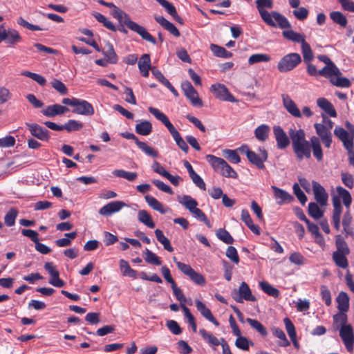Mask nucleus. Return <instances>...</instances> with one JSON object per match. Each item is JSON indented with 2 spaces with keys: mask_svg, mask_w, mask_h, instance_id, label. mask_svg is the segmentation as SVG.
<instances>
[{
  "mask_svg": "<svg viewBox=\"0 0 354 354\" xmlns=\"http://www.w3.org/2000/svg\"><path fill=\"white\" fill-rule=\"evenodd\" d=\"M257 8L262 19L269 26L275 27L278 26L281 28L290 27L288 19L277 12H268L266 8H272L273 2L272 0H257Z\"/></svg>",
  "mask_w": 354,
  "mask_h": 354,
  "instance_id": "3",
  "label": "nucleus"
},
{
  "mask_svg": "<svg viewBox=\"0 0 354 354\" xmlns=\"http://www.w3.org/2000/svg\"><path fill=\"white\" fill-rule=\"evenodd\" d=\"M347 254H341L339 252H333V259L335 263L336 266L342 268H346L348 267V261L346 259Z\"/></svg>",
  "mask_w": 354,
  "mask_h": 354,
  "instance_id": "47",
  "label": "nucleus"
},
{
  "mask_svg": "<svg viewBox=\"0 0 354 354\" xmlns=\"http://www.w3.org/2000/svg\"><path fill=\"white\" fill-rule=\"evenodd\" d=\"M288 134L292 142L294 153L298 160L309 159L311 157V149L314 156L317 160L323 159V152L319 139L317 136H312L310 141L306 139V133L302 129L291 128Z\"/></svg>",
  "mask_w": 354,
  "mask_h": 354,
  "instance_id": "1",
  "label": "nucleus"
},
{
  "mask_svg": "<svg viewBox=\"0 0 354 354\" xmlns=\"http://www.w3.org/2000/svg\"><path fill=\"white\" fill-rule=\"evenodd\" d=\"M177 200L178 203L183 205L189 212L198 206L197 201L189 195L178 196Z\"/></svg>",
  "mask_w": 354,
  "mask_h": 354,
  "instance_id": "31",
  "label": "nucleus"
},
{
  "mask_svg": "<svg viewBox=\"0 0 354 354\" xmlns=\"http://www.w3.org/2000/svg\"><path fill=\"white\" fill-rule=\"evenodd\" d=\"M348 151L349 163L354 167V142L342 143Z\"/></svg>",
  "mask_w": 354,
  "mask_h": 354,
  "instance_id": "64",
  "label": "nucleus"
},
{
  "mask_svg": "<svg viewBox=\"0 0 354 354\" xmlns=\"http://www.w3.org/2000/svg\"><path fill=\"white\" fill-rule=\"evenodd\" d=\"M236 337H237V338L235 341V345L237 348H239L243 351H248V350H249L250 345H251V346L254 345L252 342L250 341L245 337L242 336L241 333L240 334V336H236Z\"/></svg>",
  "mask_w": 354,
  "mask_h": 354,
  "instance_id": "49",
  "label": "nucleus"
},
{
  "mask_svg": "<svg viewBox=\"0 0 354 354\" xmlns=\"http://www.w3.org/2000/svg\"><path fill=\"white\" fill-rule=\"evenodd\" d=\"M52 87L62 95H66L68 92L66 86L60 80L55 79L51 82Z\"/></svg>",
  "mask_w": 354,
  "mask_h": 354,
  "instance_id": "63",
  "label": "nucleus"
},
{
  "mask_svg": "<svg viewBox=\"0 0 354 354\" xmlns=\"http://www.w3.org/2000/svg\"><path fill=\"white\" fill-rule=\"evenodd\" d=\"M111 15L120 22L125 24L132 31L138 33L143 39L156 44V39L146 30V28L138 24L131 20L129 15L114 6L112 8Z\"/></svg>",
  "mask_w": 354,
  "mask_h": 354,
  "instance_id": "4",
  "label": "nucleus"
},
{
  "mask_svg": "<svg viewBox=\"0 0 354 354\" xmlns=\"http://www.w3.org/2000/svg\"><path fill=\"white\" fill-rule=\"evenodd\" d=\"M271 188L274 192V196L278 205H281L285 203H290L293 200V196L286 190L274 185L272 186Z\"/></svg>",
  "mask_w": 354,
  "mask_h": 354,
  "instance_id": "23",
  "label": "nucleus"
},
{
  "mask_svg": "<svg viewBox=\"0 0 354 354\" xmlns=\"http://www.w3.org/2000/svg\"><path fill=\"white\" fill-rule=\"evenodd\" d=\"M301 45L304 60L305 62L309 63L313 59V50L306 40Z\"/></svg>",
  "mask_w": 354,
  "mask_h": 354,
  "instance_id": "50",
  "label": "nucleus"
},
{
  "mask_svg": "<svg viewBox=\"0 0 354 354\" xmlns=\"http://www.w3.org/2000/svg\"><path fill=\"white\" fill-rule=\"evenodd\" d=\"M330 82L333 85L341 88H348L351 86L349 80L346 77H342L341 75L335 76Z\"/></svg>",
  "mask_w": 354,
  "mask_h": 354,
  "instance_id": "56",
  "label": "nucleus"
},
{
  "mask_svg": "<svg viewBox=\"0 0 354 354\" xmlns=\"http://www.w3.org/2000/svg\"><path fill=\"white\" fill-rule=\"evenodd\" d=\"M336 192L337 194H332V203L333 206V223L334 227L337 230H339L340 227V218L342 213L341 199L347 209L346 212L344 215L342 224L344 227H347L351 221L349 209L352 203V197L349 192L341 186H337L336 187Z\"/></svg>",
  "mask_w": 354,
  "mask_h": 354,
  "instance_id": "2",
  "label": "nucleus"
},
{
  "mask_svg": "<svg viewBox=\"0 0 354 354\" xmlns=\"http://www.w3.org/2000/svg\"><path fill=\"white\" fill-rule=\"evenodd\" d=\"M283 35L287 39L300 43L301 44L305 41V36L304 35L296 32L292 30L283 31Z\"/></svg>",
  "mask_w": 354,
  "mask_h": 354,
  "instance_id": "38",
  "label": "nucleus"
},
{
  "mask_svg": "<svg viewBox=\"0 0 354 354\" xmlns=\"http://www.w3.org/2000/svg\"><path fill=\"white\" fill-rule=\"evenodd\" d=\"M319 75L328 78L330 81L336 75H341L342 73L334 63L325 66L322 69L319 71Z\"/></svg>",
  "mask_w": 354,
  "mask_h": 354,
  "instance_id": "28",
  "label": "nucleus"
},
{
  "mask_svg": "<svg viewBox=\"0 0 354 354\" xmlns=\"http://www.w3.org/2000/svg\"><path fill=\"white\" fill-rule=\"evenodd\" d=\"M136 132L141 136H148L152 131V124L147 120L140 121L136 126Z\"/></svg>",
  "mask_w": 354,
  "mask_h": 354,
  "instance_id": "33",
  "label": "nucleus"
},
{
  "mask_svg": "<svg viewBox=\"0 0 354 354\" xmlns=\"http://www.w3.org/2000/svg\"><path fill=\"white\" fill-rule=\"evenodd\" d=\"M119 264L120 271L124 276H127L133 279L137 277L136 271L130 267L129 263L126 260L120 259Z\"/></svg>",
  "mask_w": 354,
  "mask_h": 354,
  "instance_id": "35",
  "label": "nucleus"
},
{
  "mask_svg": "<svg viewBox=\"0 0 354 354\" xmlns=\"http://www.w3.org/2000/svg\"><path fill=\"white\" fill-rule=\"evenodd\" d=\"M269 132V126L266 124H261L255 129L254 134L259 141H265L268 137Z\"/></svg>",
  "mask_w": 354,
  "mask_h": 354,
  "instance_id": "42",
  "label": "nucleus"
},
{
  "mask_svg": "<svg viewBox=\"0 0 354 354\" xmlns=\"http://www.w3.org/2000/svg\"><path fill=\"white\" fill-rule=\"evenodd\" d=\"M247 158L250 162L262 169L264 168L263 162L268 158V153L265 149L260 148L259 153H256L252 151H248Z\"/></svg>",
  "mask_w": 354,
  "mask_h": 354,
  "instance_id": "16",
  "label": "nucleus"
},
{
  "mask_svg": "<svg viewBox=\"0 0 354 354\" xmlns=\"http://www.w3.org/2000/svg\"><path fill=\"white\" fill-rule=\"evenodd\" d=\"M68 111V109L64 106L55 104L48 106L41 111V113L46 117L53 118L56 115H62Z\"/></svg>",
  "mask_w": 354,
  "mask_h": 354,
  "instance_id": "24",
  "label": "nucleus"
},
{
  "mask_svg": "<svg viewBox=\"0 0 354 354\" xmlns=\"http://www.w3.org/2000/svg\"><path fill=\"white\" fill-rule=\"evenodd\" d=\"M210 49L213 54L218 57L230 58L232 56V53L227 51L225 48L216 44H211Z\"/></svg>",
  "mask_w": 354,
  "mask_h": 354,
  "instance_id": "40",
  "label": "nucleus"
},
{
  "mask_svg": "<svg viewBox=\"0 0 354 354\" xmlns=\"http://www.w3.org/2000/svg\"><path fill=\"white\" fill-rule=\"evenodd\" d=\"M312 186L315 199L317 203L322 206L326 205L328 199V194L324 187L315 180L312 182Z\"/></svg>",
  "mask_w": 354,
  "mask_h": 354,
  "instance_id": "17",
  "label": "nucleus"
},
{
  "mask_svg": "<svg viewBox=\"0 0 354 354\" xmlns=\"http://www.w3.org/2000/svg\"><path fill=\"white\" fill-rule=\"evenodd\" d=\"M337 308L342 313L347 312L349 308V297L346 292H340L336 299Z\"/></svg>",
  "mask_w": 354,
  "mask_h": 354,
  "instance_id": "32",
  "label": "nucleus"
},
{
  "mask_svg": "<svg viewBox=\"0 0 354 354\" xmlns=\"http://www.w3.org/2000/svg\"><path fill=\"white\" fill-rule=\"evenodd\" d=\"M44 269L48 272L50 275L48 283L57 288L64 287L65 282L59 277V274L58 270L52 262H46L44 264Z\"/></svg>",
  "mask_w": 354,
  "mask_h": 354,
  "instance_id": "15",
  "label": "nucleus"
},
{
  "mask_svg": "<svg viewBox=\"0 0 354 354\" xmlns=\"http://www.w3.org/2000/svg\"><path fill=\"white\" fill-rule=\"evenodd\" d=\"M233 299L238 303H243L244 300L255 301L257 298L245 282H242L238 290H234L232 292Z\"/></svg>",
  "mask_w": 354,
  "mask_h": 354,
  "instance_id": "8",
  "label": "nucleus"
},
{
  "mask_svg": "<svg viewBox=\"0 0 354 354\" xmlns=\"http://www.w3.org/2000/svg\"><path fill=\"white\" fill-rule=\"evenodd\" d=\"M64 129L67 131H79L83 127L82 122L75 120H69L64 126Z\"/></svg>",
  "mask_w": 354,
  "mask_h": 354,
  "instance_id": "60",
  "label": "nucleus"
},
{
  "mask_svg": "<svg viewBox=\"0 0 354 354\" xmlns=\"http://www.w3.org/2000/svg\"><path fill=\"white\" fill-rule=\"evenodd\" d=\"M195 304L197 310L200 312L203 317L212 322L216 326L219 325L218 322L214 318L211 310L207 308V306L201 301L196 299L195 301Z\"/></svg>",
  "mask_w": 354,
  "mask_h": 354,
  "instance_id": "25",
  "label": "nucleus"
},
{
  "mask_svg": "<svg viewBox=\"0 0 354 354\" xmlns=\"http://www.w3.org/2000/svg\"><path fill=\"white\" fill-rule=\"evenodd\" d=\"M148 110L158 120L160 121L167 127L178 147L184 152L187 153L189 147L186 142L182 138L179 132L171 123L167 115L159 109L152 106H149Z\"/></svg>",
  "mask_w": 354,
  "mask_h": 354,
  "instance_id": "5",
  "label": "nucleus"
},
{
  "mask_svg": "<svg viewBox=\"0 0 354 354\" xmlns=\"http://www.w3.org/2000/svg\"><path fill=\"white\" fill-rule=\"evenodd\" d=\"M270 56L268 54L257 53L252 55L248 59L249 65H253L261 62H268L270 60Z\"/></svg>",
  "mask_w": 354,
  "mask_h": 354,
  "instance_id": "46",
  "label": "nucleus"
},
{
  "mask_svg": "<svg viewBox=\"0 0 354 354\" xmlns=\"http://www.w3.org/2000/svg\"><path fill=\"white\" fill-rule=\"evenodd\" d=\"M246 322H248L252 328L257 330L262 336H266L268 335L266 328L258 320L247 318Z\"/></svg>",
  "mask_w": 354,
  "mask_h": 354,
  "instance_id": "53",
  "label": "nucleus"
},
{
  "mask_svg": "<svg viewBox=\"0 0 354 354\" xmlns=\"http://www.w3.org/2000/svg\"><path fill=\"white\" fill-rule=\"evenodd\" d=\"M138 68L139 70H143V69H151V59L150 56L148 54H144L141 56L138 61Z\"/></svg>",
  "mask_w": 354,
  "mask_h": 354,
  "instance_id": "61",
  "label": "nucleus"
},
{
  "mask_svg": "<svg viewBox=\"0 0 354 354\" xmlns=\"http://www.w3.org/2000/svg\"><path fill=\"white\" fill-rule=\"evenodd\" d=\"M339 336L349 352H353L354 349V332L352 326L349 325L342 326L339 328Z\"/></svg>",
  "mask_w": 354,
  "mask_h": 354,
  "instance_id": "11",
  "label": "nucleus"
},
{
  "mask_svg": "<svg viewBox=\"0 0 354 354\" xmlns=\"http://www.w3.org/2000/svg\"><path fill=\"white\" fill-rule=\"evenodd\" d=\"M155 19L160 25H161L165 29L169 31L174 36H180V32L176 28V27L172 23L165 19L163 17L156 16Z\"/></svg>",
  "mask_w": 354,
  "mask_h": 354,
  "instance_id": "29",
  "label": "nucleus"
},
{
  "mask_svg": "<svg viewBox=\"0 0 354 354\" xmlns=\"http://www.w3.org/2000/svg\"><path fill=\"white\" fill-rule=\"evenodd\" d=\"M145 201L147 204L154 210L160 212L162 214L168 212V208H165L163 205L159 202L156 198L151 195H146L145 196Z\"/></svg>",
  "mask_w": 354,
  "mask_h": 354,
  "instance_id": "30",
  "label": "nucleus"
},
{
  "mask_svg": "<svg viewBox=\"0 0 354 354\" xmlns=\"http://www.w3.org/2000/svg\"><path fill=\"white\" fill-rule=\"evenodd\" d=\"M205 158L214 171L218 172L223 176L232 178L238 177L237 173L223 158L211 154L207 155Z\"/></svg>",
  "mask_w": 354,
  "mask_h": 354,
  "instance_id": "6",
  "label": "nucleus"
},
{
  "mask_svg": "<svg viewBox=\"0 0 354 354\" xmlns=\"http://www.w3.org/2000/svg\"><path fill=\"white\" fill-rule=\"evenodd\" d=\"M145 254V260L146 262L150 264H153L156 266H159L161 264V261L160 258L153 252H152L149 249L146 248L144 251Z\"/></svg>",
  "mask_w": 354,
  "mask_h": 354,
  "instance_id": "51",
  "label": "nucleus"
},
{
  "mask_svg": "<svg viewBox=\"0 0 354 354\" xmlns=\"http://www.w3.org/2000/svg\"><path fill=\"white\" fill-rule=\"evenodd\" d=\"M155 234L157 240L163 245L166 250L173 252L174 248L171 245L169 240L164 235L160 230L156 229L155 230Z\"/></svg>",
  "mask_w": 354,
  "mask_h": 354,
  "instance_id": "41",
  "label": "nucleus"
},
{
  "mask_svg": "<svg viewBox=\"0 0 354 354\" xmlns=\"http://www.w3.org/2000/svg\"><path fill=\"white\" fill-rule=\"evenodd\" d=\"M281 98L284 108L291 115L299 118L302 117V114L296 103L288 95L283 94Z\"/></svg>",
  "mask_w": 354,
  "mask_h": 354,
  "instance_id": "22",
  "label": "nucleus"
},
{
  "mask_svg": "<svg viewBox=\"0 0 354 354\" xmlns=\"http://www.w3.org/2000/svg\"><path fill=\"white\" fill-rule=\"evenodd\" d=\"M178 268L194 283L203 286L206 283V280L203 274L195 271L189 265L184 263H178Z\"/></svg>",
  "mask_w": 354,
  "mask_h": 354,
  "instance_id": "10",
  "label": "nucleus"
},
{
  "mask_svg": "<svg viewBox=\"0 0 354 354\" xmlns=\"http://www.w3.org/2000/svg\"><path fill=\"white\" fill-rule=\"evenodd\" d=\"M301 62L299 54L292 53L283 56L278 62L277 68L281 73H286L294 69Z\"/></svg>",
  "mask_w": 354,
  "mask_h": 354,
  "instance_id": "7",
  "label": "nucleus"
},
{
  "mask_svg": "<svg viewBox=\"0 0 354 354\" xmlns=\"http://www.w3.org/2000/svg\"><path fill=\"white\" fill-rule=\"evenodd\" d=\"M199 334L201 335L204 341H205L210 346H217L221 344V339H218L211 333L207 332L204 328H201L199 330Z\"/></svg>",
  "mask_w": 354,
  "mask_h": 354,
  "instance_id": "34",
  "label": "nucleus"
},
{
  "mask_svg": "<svg viewBox=\"0 0 354 354\" xmlns=\"http://www.w3.org/2000/svg\"><path fill=\"white\" fill-rule=\"evenodd\" d=\"M18 214L19 211L17 209H10L4 217L5 224L8 227L13 226L15 223V220L18 216Z\"/></svg>",
  "mask_w": 354,
  "mask_h": 354,
  "instance_id": "48",
  "label": "nucleus"
},
{
  "mask_svg": "<svg viewBox=\"0 0 354 354\" xmlns=\"http://www.w3.org/2000/svg\"><path fill=\"white\" fill-rule=\"evenodd\" d=\"M216 236L218 239L227 244H232L234 242V239L230 234L224 229H218L216 231Z\"/></svg>",
  "mask_w": 354,
  "mask_h": 354,
  "instance_id": "58",
  "label": "nucleus"
},
{
  "mask_svg": "<svg viewBox=\"0 0 354 354\" xmlns=\"http://www.w3.org/2000/svg\"><path fill=\"white\" fill-rule=\"evenodd\" d=\"M293 192L299 202L304 205L307 201V197L304 192L300 189L297 183H295L292 186Z\"/></svg>",
  "mask_w": 354,
  "mask_h": 354,
  "instance_id": "62",
  "label": "nucleus"
},
{
  "mask_svg": "<svg viewBox=\"0 0 354 354\" xmlns=\"http://www.w3.org/2000/svg\"><path fill=\"white\" fill-rule=\"evenodd\" d=\"M345 126L347 130L343 127L337 126L334 129V135L342 142H354V125L346 121Z\"/></svg>",
  "mask_w": 354,
  "mask_h": 354,
  "instance_id": "9",
  "label": "nucleus"
},
{
  "mask_svg": "<svg viewBox=\"0 0 354 354\" xmlns=\"http://www.w3.org/2000/svg\"><path fill=\"white\" fill-rule=\"evenodd\" d=\"M93 16L95 17V18L97 19V21H99L100 23H102L103 24V25L108 29L111 30H113V31H115L116 30V28H115V26L113 25V24L109 21L105 16H104L103 15L99 13V12H95L93 14Z\"/></svg>",
  "mask_w": 354,
  "mask_h": 354,
  "instance_id": "55",
  "label": "nucleus"
},
{
  "mask_svg": "<svg viewBox=\"0 0 354 354\" xmlns=\"http://www.w3.org/2000/svg\"><path fill=\"white\" fill-rule=\"evenodd\" d=\"M136 145L146 155L152 158H157L158 156V151L148 145L146 142L139 140L137 142Z\"/></svg>",
  "mask_w": 354,
  "mask_h": 354,
  "instance_id": "37",
  "label": "nucleus"
},
{
  "mask_svg": "<svg viewBox=\"0 0 354 354\" xmlns=\"http://www.w3.org/2000/svg\"><path fill=\"white\" fill-rule=\"evenodd\" d=\"M317 106L330 117H337V112L333 105L326 98L319 97L317 100Z\"/></svg>",
  "mask_w": 354,
  "mask_h": 354,
  "instance_id": "27",
  "label": "nucleus"
},
{
  "mask_svg": "<svg viewBox=\"0 0 354 354\" xmlns=\"http://www.w3.org/2000/svg\"><path fill=\"white\" fill-rule=\"evenodd\" d=\"M102 53L109 63L115 64L118 62L117 55L111 44H107L106 48L102 51Z\"/></svg>",
  "mask_w": 354,
  "mask_h": 354,
  "instance_id": "45",
  "label": "nucleus"
},
{
  "mask_svg": "<svg viewBox=\"0 0 354 354\" xmlns=\"http://www.w3.org/2000/svg\"><path fill=\"white\" fill-rule=\"evenodd\" d=\"M314 128L319 141H322L326 148H330L333 142L331 131L322 123H315Z\"/></svg>",
  "mask_w": 354,
  "mask_h": 354,
  "instance_id": "14",
  "label": "nucleus"
},
{
  "mask_svg": "<svg viewBox=\"0 0 354 354\" xmlns=\"http://www.w3.org/2000/svg\"><path fill=\"white\" fill-rule=\"evenodd\" d=\"M211 91L216 98L221 100L230 102H235L236 101L224 84L218 83L212 84Z\"/></svg>",
  "mask_w": 354,
  "mask_h": 354,
  "instance_id": "13",
  "label": "nucleus"
},
{
  "mask_svg": "<svg viewBox=\"0 0 354 354\" xmlns=\"http://www.w3.org/2000/svg\"><path fill=\"white\" fill-rule=\"evenodd\" d=\"M181 88L185 95L190 100L194 106L201 107L203 104L199 98L198 94L189 81H184L181 83Z\"/></svg>",
  "mask_w": 354,
  "mask_h": 354,
  "instance_id": "12",
  "label": "nucleus"
},
{
  "mask_svg": "<svg viewBox=\"0 0 354 354\" xmlns=\"http://www.w3.org/2000/svg\"><path fill=\"white\" fill-rule=\"evenodd\" d=\"M126 206L127 205L123 201H111L101 207L99 210V214L102 216H109L114 213L119 212L123 207Z\"/></svg>",
  "mask_w": 354,
  "mask_h": 354,
  "instance_id": "18",
  "label": "nucleus"
},
{
  "mask_svg": "<svg viewBox=\"0 0 354 354\" xmlns=\"http://www.w3.org/2000/svg\"><path fill=\"white\" fill-rule=\"evenodd\" d=\"M272 331L273 335L281 340V342H279V345L281 346L285 347L290 345V342L286 338V334L281 329L274 327L272 328Z\"/></svg>",
  "mask_w": 354,
  "mask_h": 354,
  "instance_id": "52",
  "label": "nucleus"
},
{
  "mask_svg": "<svg viewBox=\"0 0 354 354\" xmlns=\"http://www.w3.org/2000/svg\"><path fill=\"white\" fill-rule=\"evenodd\" d=\"M8 45L14 46L22 41V37L18 30L14 28L6 29L5 41Z\"/></svg>",
  "mask_w": 354,
  "mask_h": 354,
  "instance_id": "26",
  "label": "nucleus"
},
{
  "mask_svg": "<svg viewBox=\"0 0 354 354\" xmlns=\"http://www.w3.org/2000/svg\"><path fill=\"white\" fill-rule=\"evenodd\" d=\"M112 174L115 176L127 179L129 181H133L138 177V174L136 172L127 171L123 169H115L113 171Z\"/></svg>",
  "mask_w": 354,
  "mask_h": 354,
  "instance_id": "43",
  "label": "nucleus"
},
{
  "mask_svg": "<svg viewBox=\"0 0 354 354\" xmlns=\"http://www.w3.org/2000/svg\"><path fill=\"white\" fill-rule=\"evenodd\" d=\"M274 136L279 149H285L290 144V140L286 132L279 126L273 128Z\"/></svg>",
  "mask_w": 354,
  "mask_h": 354,
  "instance_id": "20",
  "label": "nucleus"
},
{
  "mask_svg": "<svg viewBox=\"0 0 354 354\" xmlns=\"http://www.w3.org/2000/svg\"><path fill=\"white\" fill-rule=\"evenodd\" d=\"M336 247L337 250L335 252H339L341 254H348L349 249L346 243L344 241V239L339 236H337L336 237Z\"/></svg>",
  "mask_w": 354,
  "mask_h": 354,
  "instance_id": "57",
  "label": "nucleus"
},
{
  "mask_svg": "<svg viewBox=\"0 0 354 354\" xmlns=\"http://www.w3.org/2000/svg\"><path fill=\"white\" fill-rule=\"evenodd\" d=\"M259 287L269 296L277 298L279 296V291L267 281H260Z\"/></svg>",
  "mask_w": 354,
  "mask_h": 354,
  "instance_id": "39",
  "label": "nucleus"
},
{
  "mask_svg": "<svg viewBox=\"0 0 354 354\" xmlns=\"http://www.w3.org/2000/svg\"><path fill=\"white\" fill-rule=\"evenodd\" d=\"M308 214L315 219H319L323 216V212L315 203L308 204Z\"/></svg>",
  "mask_w": 354,
  "mask_h": 354,
  "instance_id": "54",
  "label": "nucleus"
},
{
  "mask_svg": "<svg viewBox=\"0 0 354 354\" xmlns=\"http://www.w3.org/2000/svg\"><path fill=\"white\" fill-rule=\"evenodd\" d=\"M330 19L337 24L342 27H345L348 24V20L344 15L339 11H333L330 13Z\"/></svg>",
  "mask_w": 354,
  "mask_h": 354,
  "instance_id": "44",
  "label": "nucleus"
},
{
  "mask_svg": "<svg viewBox=\"0 0 354 354\" xmlns=\"http://www.w3.org/2000/svg\"><path fill=\"white\" fill-rule=\"evenodd\" d=\"M138 221L149 228H153L155 223L151 215L146 210H140L138 213Z\"/></svg>",
  "mask_w": 354,
  "mask_h": 354,
  "instance_id": "36",
  "label": "nucleus"
},
{
  "mask_svg": "<svg viewBox=\"0 0 354 354\" xmlns=\"http://www.w3.org/2000/svg\"><path fill=\"white\" fill-rule=\"evenodd\" d=\"M31 135L42 141L49 139V131L36 123H26Z\"/></svg>",
  "mask_w": 354,
  "mask_h": 354,
  "instance_id": "21",
  "label": "nucleus"
},
{
  "mask_svg": "<svg viewBox=\"0 0 354 354\" xmlns=\"http://www.w3.org/2000/svg\"><path fill=\"white\" fill-rule=\"evenodd\" d=\"M223 154L232 163L237 164L241 162L240 156L235 150L224 149L223 151Z\"/></svg>",
  "mask_w": 354,
  "mask_h": 354,
  "instance_id": "59",
  "label": "nucleus"
},
{
  "mask_svg": "<svg viewBox=\"0 0 354 354\" xmlns=\"http://www.w3.org/2000/svg\"><path fill=\"white\" fill-rule=\"evenodd\" d=\"M73 112L83 115H92L94 114L95 111L91 103L86 100L77 98Z\"/></svg>",
  "mask_w": 354,
  "mask_h": 354,
  "instance_id": "19",
  "label": "nucleus"
}]
</instances>
